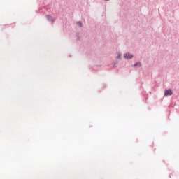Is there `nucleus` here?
I'll return each mask as SVG.
<instances>
[{
    "instance_id": "1",
    "label": "nucleus",
    "mask_w": 179,
    "mask_h": 179,
    "mask_svg": "<svg viewBox=\"0 0 179 179\" xmlns=\"http://www.w3.org/2000/svg\"><path fill=\"white\" fill-rule=\"evenodd\" d=\"M171 94H173L171 90H166L164 92V96H171Z\"/></svg>"
},
{
    "instance_id": "2",
    "label": "nucleus",
    "mask_w": 179,
    "mask_h": 179,
    "mask_svg": "<svg viewBox=\"0 0 179 179\" xmlns=\"http://www.w3.org/2000/svg\"><path fill=\"white\" fill-rule=\"evenodd\" d=\"M124 58H126L127 59H131V58L134 57V55L129 54V53H126L124 55Z\"/></svg>"
},
{
    "instance_id": "3",
    "label": "nucleus",
    "mask_w": 179,
    "mask_h": 179,
    "mask_svg": "<svg viewBox=\"0 0 179 179\" xmlns=\"http://www.w3.org/2000/svg\"><path fill=\"white\" fill-rule=\"evenodd\" d=\"M48 20H52V17H51L50 15H47L46 16Z\"/></svg>"
},
{
    "instance_id": "4",
    "label": "nucleus",
    "mask_w": 179,
    "mask_h": 179,
    "mask_svg": "<svg viewBox=\"0 0 179 179\" xmlns=\"http://www.w3.org/2000/svg\"><path fill=\"white\" fill-rule=\"evenodd\" d=\"M134 66H141V63L138 62V63L135 64Z\"/></svg>"
},
{
    "instance_id": "5",
    "label": "nucleus",
    "mask_w": 179,
    "mask_h": 179,
    "mask_svg": "<svg viewBox=\"0 0 179 179\" xmlns=\"http://www.w3.org/2000/svg\"><path fill=\"white\" fill-rule=\"evenodd\" d=\"M77 24H78L80 27H82V22H78L77 23Z\"/></svg>"
},
{
    "instance_id": "6",
    "label": "nucleus",
    "mask_w": 179,
    "mask_h": 179,
    "mask_svg": "<svg viewBox=\"0 0 179 179\" xmlns=\"http://www.w3.org/2000/svg\"><path fill=\"white\" fill-rule=\"evenodd\" d=\"M117 58H121V55H117Z\"/></svg>"
},
{
    "instance_id": "7",
    "label": "nucleus",
    "mask_w": 179,
    "mask_h": 179,
    "mask_svg": "<svg viewBox=\"0 0 179 179\" xmlns=\"http://www.w3.org/2000/svg\"><path fill=\"white\" fill-rule=\"evenodd\" d=\"M106 1H108V0H106Z\"/></svg>"
}]
</instances>
